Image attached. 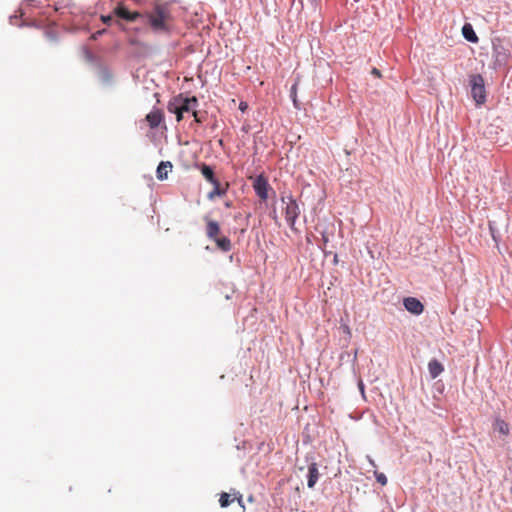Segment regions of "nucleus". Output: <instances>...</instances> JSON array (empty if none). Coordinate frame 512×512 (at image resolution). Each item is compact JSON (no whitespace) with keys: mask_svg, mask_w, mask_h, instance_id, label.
<instances>
[{"mask_svg":"<svg viewBox=\"0 0 512 512\" xmlns=\"http://www.w3.org/2000/svg\"><path fill=\"white\" fill-rule=\"evenodd\" d=\"M199 106V100L196 96H187L180 93L172 97L167 105L169 112H192Z\"/></svg>","mask_w":512,"mask_h":512,"instance_id":"nucleus-1","label":"nucleus"},{"mask_svg":"<svg viewBox=\"0 0 512 512\" xmlns=\"http://www.w3.org/2000/svg\"><path fill=\"white\" fill-rule=\"evenodd\" d=\"M148 23L154 32H169L167 20L170 13L161 5H156L151 13L147 15Z\"/></svg>","mask_w":512,"mask_h":512,"instance_id":"nucleus-2","label":"nucleus"},{"mask_svg":"<svg viewBox=\"0 0 512 512\" xmlns=\"http://www.w3.org/2000/svg\"><path fill=\"white\" fill-rule=\"evenodd\" d=\"M468 86L472 99L475 101L476 106L485 104L487 100L485 80L481 74H470L468 76Z\"/></svg>","mask_w":512,"mask_h":512,"instance_id":"nucleus-3","label":"nucleus"},{"mask_svg":"<svg viewBox=\"0 0 512 512\" xmlns=\"http://www.w3.org/2000/svg\"><path fill=\"white\" fill-rule=\"evenodd\" d=\"M492 57L495 69L504 67L510 57V51L507 49L499 38L492 40Z\"/></svg>","mask_w":512,"mask_h":512,"instance_id":"nucleus-4","label":"nucleus"},{"mask_svg":"<svg viewBox=\"0 0 512 512\" xmlns=\"http://www.w3.org/2000/svg\"><path fill=\"white\" fill-rule=\"evenodd\" d=\"M281 201L286 203L285 218L292 230H295V223L300 215V209L297 201L292 195L282 196Z\"/></svg>","mask_w":512,"mask_h":512,"instance_id":"nucleus-5","label":"nucleus"},{"mask_svg":"<svg viewBox=\"0 0 512 512\" xmlns=\"http://www.w3.org/2000/svg\"><path fill=\"white\" fill-rule=\"evenodd\" d=\"M253 189L255 194L262 200L266 201L269 197L271 186L264 175H258L253 181Z\"/></svg>","mask_w":512,"mask_h":512,"instance_id":"nucleus-6","label":"nucleus"},{"mask_svg":"<svg viewBox=\"0 0 512 512\" xmlns=\"http://www.w3.org/2000/svg\"><path fill=\"white\" fill-rule=\"evenodd\" d=\"M403 306L406 311L414 316H419L424 311L423 303L418 298L412 296L403 298Z\"/></svg>","mask_w":512,"mask_h":512,"instance_id":"nucleus-7","label":"nucleus"},{"mask_svg":"<svg viewBox=\"0 0 512 512\" xmlns=\"http://www.w3.org/2000/svg\"><path fill=\"white\" fill-rule=\"evenodd\" d=\"M312 460L313 457H311ZM319 470H318V465L315 461H312L309 465H308V473H307V486L308 488L312 489L315 487L318 479H319Z\"/></svg>","mask_w":512,"mask_h":512,"instance_id":"nucleus-8","label":"nucleus"},{"mask_svg":"<svg viewBox=\"0 0 512 512\" xmlns=\"http://www.w3.org/2000/svg\"><path fill=\"white\" fill-rule=\"evenodd\" d=\"M164 120V114L160 109H154L146 115V121L151 129L157 128Z\"/></svg>","mask_w":512,"mask_h":512,"instance_id":"nucleus-9","label":"nucleus"},{"mask_svg":"<svg viewBox=\"0 0 512 512\" xmlns=\"http://www.w3.org/2000/svg\"><path fill=\"white\" fill-rule=\"evenodd\" d=\"M198 168L202 174V176L210 183L215 184L217 183L218 178L215 175L214 168L211 165H208L206 163H201L198 165Z\"/></svg>","mask_w":512,"mask_h":512,"instance_id":"nucleus-10","label":"nucleus"},{"mask_svg":"<svg viewBox=\"0 0 512 512\" xmlns=\"http://www.w3.org/2000/svg\"><path fill=\"white\" fill-rule=\"evenodd\" d=\"M114 15L117 16L118 18L120 19H123V20H126V21H130V22H133L136 20L137 18V14L136 13H132L130 10H128L125 6L123 5H118L114 8V11H113Z\"/></svg>","mask_w":512,"mask_h":512,"instance_id":"nucleus-11","label":"nucleus"},{"mask_svg":"<svg viewBox=\"0 0 512 512\" xmlns=\"http://www.w3.org/2000/svg\"><path fill=\"white\" fill-rule=\"evenodd\" d=\"M173 164L170 161H161L156 169V177L160 181H164L168 178L169 172L172 171Z\"/></svg>","mask_w":512,"mask_h":512,"instance_id":"nucleus-12","label":"nucleus"},{"mask_svg":"<svg viewBox=\"0 0 512 512\" xmlns=\"http://www.w3.org/2000/svg\"><path fill=\"white\" fill-rule=\"evenodd\" d=\"M204 219L206 221V235L210 240H213L219 236L220 225L216 220L208 219L207 216Z\"/></svg>","mask_w":512,"mask_h":512,"instance_id":"nucleus-13","label":"nucleus"},{"mask_svg":"<svg viewBox=\"0 0 512 512\" xmlns=\"http://www.w3.org/2000/svg\"><path fill=\"white\" fill-rule=\"evenodd\" d=\"M98 78L103 85H112L113 75L107 66L101 64L98 65Z\"/></svg>","mask_w":512,"mask_h":512,"instance_id":"nucleus-14","label":"nucleus"},{"mask_svg":"<svg viewBox=\"0 0 512 512\" xmlns=\"http://www.w3.org/2000/svg\"><path fill=\"white\" fill-rule=\"evenodd\" d=\"M462 36L464 37V39L470 43H478L479 41V37L477 36L473 26L471 23H465L463 26H462Z\"/></svg>","mask_w":512,"mask_h":512,"instance_id":"nucleus-15","label":"nucleus"},{"mask_svg":"<svg viewBox=\"0 0 512 512\" xmlns=\"http://www.w3.org/2000/svg\"><path fill=\"white\" fill-rule=\"evenodd\" d=\"M428 371L430 377L435 379L444 371V366L436 358H433L428 362Z\"/></svg>","mask_w":512,"mask_h":512,"instance_id":"nucleus-16","label":"nucleus"},{"mask_svg":"<svg viewBox=\"0 0 512 512\" xmlns=\"http://www.w3.org/2000/svg\"><path fill=\"white\" fill-rule=\"evenodd\" d=\"M493 429L504 436H508L510 434L509 424L501 418H496L494 420Z\"/></svg>","mask_w":512,"mask_h":512,"instance_id":"nucleus-17","label":"nucleus"},{"mask_svg":"<svg viewBox=\"0 0 512 512\" xmlns=\"http://www.w3.org/2000/svg\"><path fill=\"white\" fill-rule=\"evenodd\" d=\"M212 241L215 242L217 248L222 252H228L231 250L232 244L231 240L226 236L216 237Z\"/></svg>","mask_w":512,"mask_h":512,"instance_id":"nucleus-18","label":"nucleus"},{"mask_svg":"<svg viewBox=\"0 0 512 512\" xmlns=\"http://www.w3.org/2000/svg\"><path fill=\"white\" fill-rule=\"evenodd\" d=\"M212 185H213V189H212V191H210L208 193V196H207L209 200H213L217 196L218 197L223 196L226 193V190L221 188L220 181H217V183L212 184Z\"/></svg>","mask_w":512,"mask_h":512,"instance_id":"nucleus-19","label":"nucleus"},{"mask_svg":"<svg viewBox=\"0 0 512 512\" xmlns=\"http://www.w3.org/2000/svg\"><path fill=\"white\" fill-rule=\"evenodd\" d=\"M488 226H489V232L491 234L493 241L496 243V245H498V243L500 241V233H499L498 228L496 227V222L489 221Z\"/></svg>","mask_w":512,"mask_h":512,"instance_id":"nucleus-20","label":"nucleus"},{"mask_svg":"<svg viewBox=\"0 0 512 512\" xmlns=\"http://www.w3.org/2000/svg\"><path fill=\"white\" fill-rule=\"evenodd\" d=\"M233 501H234V499L231 498L229 493L221 492L219 494L220 507L227 508Z\"/></svg>","mask_w":512,"mask_h":512,"instance_id":"nucleus-21","label":"nucleus"},{"mask_svg":"<svg viewBox=\"0 0 512 512\" xmlns=\"http://www.w3.org/2000/svg\"><path fill=\"white\" fill-rule=\"evenodd\" d=\"M297 86L298 82L296 81L290 88V98L293 102V105L296 109H300V103L297 99Z\"/></svg>","mask_w":512,"mask_h":512,"instance_id":"nucleus-22","label":"nucleus"},{"mask_svg":"<svg viewBox=\"0 0 512 512\" xmlns=\"http://www.w3.org/2000/svg\"><path fill=\"white\" fill-rule=\"evenodd\" d=\"M374 476L376 481L382 486L387 484V476L383 472H379L377 470L374 471Z\"/></svg>","mask_w":512,"mask_h":512,"instance_id":"nucleus-23","label":"nucleus"},{"mask_svg":"<svg viewBox=\"0 0 512 512\" xmlns=\"http://www.w3.org/2000/svg\"><path fill=\"white\" fill-rule=\"evenodd\" d=\"M84 53H85V58L89 61V62H93L95 61L96 57L95 55L93 54V52H91L88 48H84Z\"/></svg>","mask_w":512,"mask_h":512,"instance_id":"nucleus-24","label":"nucleus"},{"mask_svg":"<svg viewBox=\"0 0 512 512\" xmlns=\"http://www.w3.org/2000/svg\"><path fill=\"white\" fill-rule=\"evenodd\" d=\"M101 21L106 25H111L113 22V16L111 14L101 15Z\"/></svg>","mask_w":512,"mask_h":512,"instance_id":"nucleus-25","label":"nucleus"},{"mask_svg":"<svg viewBox=\"0 0 512 512\" xmlns=\"http://www.w3.org/2000/svg\"><path fill=\"white\" fill-rule=\"evenodd\" d=\"M192 115L194 117V122L195 123H197V124H202L203 123V118L199 115V112L197 110H194Z\"/></svg>","mask_w":512,"mask_h":512,"instance_id":"nucleus-26","label":"nucleus"},{"mask_svg":"<svg viewBox=\"0 0 512 512\" xmlns=\"http://www.w3.org/2000/svg\"><path fill=\"white\" fill-rule=\"evenodd\" d=\"M106 32V29H101L96 31L91 35L92 40H97L99 37H101Z\"/></svg>","mask_w":512,"mask_h":512,"instance_id":"nucleus-27","label":"nucleus"},{"mask_svg":"<svg viewBox=\"0 0 512 512\" xmlns=\"http://www.w3.org/2000/svg\"><path fill=\"white\" fill-rule=\"evenodd\" d=\"M235 499L237 500L238 504H239L242 508H245L244 503H243V497H242V494H240L239 492L235 493Z\"/></svg>","mask_w":512,"mask_h":512,"instance_id":"nucleus-28","label":"nucleus"},{"mask_svg":"<svg viewBox=\"0 0 512 512\" xmlns=\"http://www.w3.org/2000/svg\"><path fill=\"white\" fill-rule=\"evenodd\" d=\"M248 107H249V106H248V103H247V102H245V101H241V102H240V104H239V110H240L241 112H243V113H244V112H246V111L248 110Z\"/></svg>","mask_w":512,"mask_h":512,"instance_id":"nucleus-29","label":"nucleus"},{"mask_svg":"<svg viewBox=\"0 0 512 512\" xmlns=\"http://www.w3.org/2000/svg\"><path fill=\"white\" fill-rule=\"evenodd\" d=\"M321 240L324 245H326L329 242V237L325 231L321 232Z\"/></svg>","mask_w":512,"mask_h":512,"instance_id":"nucleus-30","label":"nucleus"},{"mask_svg":"<svg viewBox=\"0 0 512 512\" xmlns=\"http://www.w3.org/2000/svg\"><path fill=\"white\" fill-rule=\"evenodd\" d=\"M45 34L51 41H57V37L52 31H47Z\"/></svg>","mask_w":512,"mask_h":512,"instance_id":"nucleus-31","label":"nucleus"},{"mask_svg":"<svg viewBox=\"0 0 512 512\" xmlns=\"http://www.w3.org/2000/svg\"><path fill=\"white\" fill-rule=\"evenodd\" d=\"M172 114H175L176 115V121L177 122H181L183 120V114L184 112L180 111V112H171Z\"/></svg>","mask_w":512,"mask_h":512,"instance_id":"nucleus-32","label":"nucleus"},{"mask_svg":"<svg viewBox=\"0 0 512 512\" xmlns=\"http://www.w3.org/2000/svg\"><path fill=\"white\" fill-rule=\"evenodd\" d=\"M367 460H368L369 464H370L372 467H374V468H376V467H377V465H376L375 461L373 460V458H372L371 456H369V455H368V456H367Z\"/></svg>","mask_w":512,"mask_h":512,"instance_id":"nucleus-33","label":"nucleus"},{"mask_svg":"<svg viewBox=\"0 0 512 512\" xmlns=\"http://www.w3.org/2000/svg\"><path fill=\"white\" fill-rule=\"evenodd\" d=\"M270 217L277 222L278 217L275 209H273V211L270 212Z\"/></svg>","mask_w":512,"mask_h":512,"instance_id":"nucleus-34","label":"nucleus"},{"mask_svg":"<svg viewBox=\"0 0 512 512\" xmlns=\"http://www.w3.org/2000/svg\"><path fill=\"white\" fill-rule=\"evenodd\" d=\"M343 330H344V332H345L347 335H349V336L351 335V331H350V328H349V326H348V325H344V326H343Z\"/></svg>","mask_w":512,"mask_h":512,"instance_id":"nucleus-35","label":"nucleus"},{"mask_svg":"<svg viewBox=\"0 0 512 512\" xmlns=\"http://www.w3.org/2000/svg\"><path fill=\"white\" fill-rule=\"evenodd\" d=\"M358 387H359L360 391L362 392V394H364V384H363V382H362V381H360V382L358 383Z\"/></svg>","mask_w":512,"mask_h":512,"instance_id":"nucleus-36","label":"nucleus"},{"mask_svg":"<svg viewBox=\"0 0 512 512\" xmlns=\"http://www.w3.org/2000/svg\"><path fill=\"white\" fill-rule=\"evenodd\" d=\"M14 19H17V16L16 15H11L9 17V20H10V23L14 25Z\"/></svg>","mask_w":512,"mask_h":512,"instance_id":"nucleus-37","label":"nucleus"},{"mask_svg":"<svg viewBox=\"0 0 512 512\" xmlns=\"http://www.w3.org/2000/svg\"><path fill=\"white\" fill-rule=\"evenodd\" d=\"M333 264H338V255L337 254H334Z\"/></svg>","mask_w":512,"mask_h":512,"instance_id":"nucleus-38","label":"nucleus"},{"mask_svg":"<svg viewBox=\"0 0 512 512\" xmlns=\"http://www.w3.org/2000/svg\"><path fill=\"white\" fill-rule=\"evenodd\" d=\"M248 501H250V502H251V501H253V496H252V495H250V496L248 497Z\"/></svg>","mask_w":512,"mask_h":512,"instance_id":"nucleus-39","label":"nucleus"},{"mask_svg":"<svg viewBox=\"0 0 512 512\" xmlns=\"http://www.w3.org/2000/svg\"><path fill=\"white\" fill-rule=\"evenodd\" d=\"M373 72H374V74L379 75V71H378L377 69H374V71H373Z\"/></svg>","mask_w":512,"mask_h":512,"instance_id":"nucleus-40","label":"nucleus"},{"mask_svg":"<svg viewBox=\"0 0 512 512\" xmlns=\"http://www.w3.org/2000/svg\"><path fill=\"white\" fill-rule=\"evenodd\" d=\"M320 248L323 250V252H324V254H325V255H328V252H327V251H325L321 246H320Z\"/></svg>","mask_w":512,"mask_h":512,"instance_id":"nucleus-41","label":"nucleus"}]
</instances>
